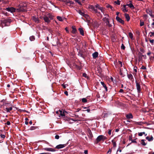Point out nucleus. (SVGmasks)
Returning a JSON list of instances; mask_svg holds the SVG:
<instances>
[{
  "mask_svg": "<svg viewBox=\"0 0 154 154\" xmlns=\"http://www.w3.org/2000/svg\"><path fill=\"white\" fill-rule=\"evenodd\" d=\"M125 16L126 19L127 21H129L130 19V17L129 15L125 13Z\"/></svg>",
  "mask_w": 154,
  "mask_h": 154,
  "instance_id": "bb28decb",
  "label": "nucleus"
},
{
  "mask_svg": "<svg viewBox=\"0 0 154 154\" xmlns=\"http://www.w3.org/2000/svg\"><path fill=\"white\" fill-rule=\"evenodd\" d=\"M42 15L44 16L43 19L45 22L48 23H50L51 21L48 18V17L44 13H43V11L42 12Z\"/></svg>",
  "mask_w": 154,
  "mask_h": 154,
  "instance_id": "423d86ee",
  "label": "nucleus"
},
{
  "mask_svg": "<svg viewBox=\"0 0 154 154\" xmlns=\"http://www.w3.org/2000/svg\"><path fill=\"white\" fill-rule=\"evenodd\" d=\"M72 32L73 34L77 32V30L76 29L75 26H72Z\"/></svg>",
  "mask_w": 154,
  "mask_h": 154,
  "instance_id": "b1692460",
  "label": "nucleus"
},
{
  "mask_svg": "<svg viewBox=\"0 0 154 154\" xmlns=\"http://www.w3.org/2000/svg\"><path fill=\"white\" fill-rule=\"evenodd\" d=\"M4 107L3 109L4 108V107H9L10 106H12L11 105L8 103H5L3 104Z\"/></svg>",
  "mask_w": 154,
  "mask_h": 154,
  "instance_id": "4be33fe9",
  "label": "nucleus"
},
{
  "mask_svg": "<svg viewBox=\"0 0 154 154\" xmlns=\"http://www.w3.org/2000/svg\"><path fill=\"white\" fill-rule=\"evenodd\" d=\"M116 19L118 22L122 24H124V21L119 17L117 16L116 17Z\"/></svg>",
  "mask_w": 154,
  "mask_h": 154,
  "instance_id": "1a4fd4ad",
  "label": "nucleus"
},
{
  "mask_svg": "<svg viewBox=\"0 0 154 154\" xmlns=\"http://www.w3.org/2000/svg\"><path fill=\"white\" fill-rule=\"evenodd\" d=\"M78 55L84 59L86 57L87 55L84 49L79 50Z\"/></svg>",
  "mask_w": 154,
  "mask_h": 154,
  "instance_id": "f03ea898",
  "label": "nucleus"
},
{
  "mask_svg": "<svg viewBox=\"0 0 154 154\" xmlns=\"http://www.w3.org/2000/svg\"><path fill=\"white\" fill-rule=\"evenodd\" d=\"M67 144H59L58 145H57L56 146L55 148L57 149L62 148L66 146Z\"/></svg>",
  "mask_w": 154,
  "mask_h": 154,
  "instance_id": "9d476101",
  "label": "nucleus"
},
{
  "mask_svg": "<svg viewBox=\"0 0 154 154\" xmlns=\"http://www.w3.org/2000/svg\"><path fill=\"white\" fill-rule=\"evenodd\" d=\"M59 112H60V117H64L65 116V113H67L64 110L63 111H62L61 110H59Z\"/></svg>",
  "mask_w": 154,
  "mask_h": 154,
  "instance_id": "ddd939ff",
  "label": "nucleus"
},
{
  "mask_svg": "<svg viewBox=\"0 0 154 154\" xmlns=\"http://www.w3.org/2000/svg\"><path fill=\"white\" fill-rule=\"evenodd\" d=\"M112 148L111 149H109V150H108V152H107V154H108V153H109V154H110L112 152Z\"/></svg>",
  "mask_w": 154,
  "mask_h": 154,
  "instance_id": "8fccbe9b",
  "label": "nucleus"
},
{
  "mask_svg": "<svg viewBox=\"0 0 154 154\" xmlns=\"http://www.w3.org/2000/svg\"><path fill=\"white\" fill-rule=\"evenodd\" d=\"M7 8L6 10H16V9L15 8H14L13 7H11V8ZM16 10H19V9L17 8L16 9Z\"/></svg>",
  "mask_w": 154,
  "mask_h": 154,
  "instance_id": "c03bdc74",
  "label": "nucleus"
},
{
  "mask_svg": "<svg viewBox=\"0 0 154 154\" xmlns=\"http://www.w3.org/2000/svg\"><path fill=\"white\" fill-rule=\"evenodd\" d=\"M145 140L142 139L141 141V143L143 146H145L146 145V143L145 142Z\"/></svg>",
  "mask_w": 154,
  "mask_h": 154,
  "instance_id": "2f4dec72",
  "label": "nucleus"
},
{
  "mask_svg": "<svg viewBox=\"0 0 154 154\" xmlns=\"http://www.w3.org/2000/svg\"><path fill=\"white\" fill-rule=\"evenodd\" d=\"M94 12L97 14V15L98 16H99V15H101L100 12H98V10H94Z\"/></svg>",
  "mask_w": 154,
  "mask_h": 154,
  "instance_id": "a19ab883",
  "label": "nucleus"
},
{
  "mask_svg": "<svg viewBox=\"0 0 154 154\" xmlns=\"http://www.w3.org/2000/svg\"><path fill=\"white\" fill-rule=\"evenodd\" d=\"M88 135L89 137L90 138H91L93 137V135L92 132L90 130L88 131Z\"/></svg>",
  "mask_w": 154,
  "mask_h": 154,
  "instance_id": "393cba45",
  "label": "nucleus"
},
{
  "mask_svg": "<svg viewBox=\"0 0 154 154\" xmlns=\"http://www.w3.org/2000/svg\"><path fill=\"white\" fill-rule=\"evenodd\" d=\"M89 9L92 10H97V9L99 10H102L100 8L99 5L98 4H97L95 5V6L90 5L89 7Z\"/></svg>",
  "mask_w": 154,
  "mask_h": 154,
  "instance_id": "39448f33",
  "label": "nucleus"
},
{
  "mask_svg": "<svg viewBox=\"0 0 154 154\" xmlns=\"http://www.w3.org/2000/svg\"><path fill=\"white\" fill-rule=\"evenodd\" d=\"M65 29L66 30V32L68 33H69V31L68 29V28L66 27L65 28Z\"/></svg>",
  "mask_w": 154,
  "mask_h": 154,
  "instance_id": "4d7b16f0",
  "label": "nucleus"
},
{
  "mask_svg": "<svg viewBox=\"0 0 154 154\" xmlns=\"http://www.w3.org/2000/svg\"><path fill=\"white\" fill-rule=\"evenodd\" d=\"M82 76L86 78L87 79H89V77L87 76V74L85 73H83Z\"/></svg>",
  "mask_w": 154,
  "mask_h": 154,
  "instance_id": "c9c22d12",
  "label": "nucleus"
},
{
  "mask_svg": "<svg viewBox=\"0 0 154 154\" xmlns=\"http://www.w3.org/2000/svg\"><path fill=\"white\" fill-rule=\"evenodd\" d=\"M101 84L102 85L103 87L105 89V90L106 91H108L107 87L106 85L105 84L104 82H101Z\"/></svg>",
  "mask_w": 154,
  "mask_h": 154,
  "instance_id": "412c9836",
  "label": "nucleus"
},
{
  "mask_svg": "<svg viewBox=\"0 0 154 154\" xmlns=\"http://www.w3.org/2000/svg\"><path fill=\"white\" fill-rule=\"evenodd\" d=\"M127 76L128 78L132 81H134V79L132 75L131 74H127Z\"/></svg>",
  "mask_w": 154,
  "mask_h": 154,
  "instance_id": "4468645a",
  "label": "nucleus"
},
{
  "mask_svg": "<svg viewBox=\"0 0 154 154\" xmlns=\"http://www.w3.org/2000/svg\"><path fill=\"white\" fill-rule=\"evenodd\" d=\"M10 21L9 20H4L2 21V27L3 26H9L10 25Z\"/></svg>",
  "mask_w": 154,
  "mask_h": 154,
  "instance_id": "7ed1b4c3",
  "label": "nucleus"
},
{
  "mask_svg": "<svg viewBox=\"0 0 154 154\" xmlns=\"http://www.w3.org/2000/svg\"><path fill=\"white\" fill-rule=\"evenodd\" d=\"M37 128V127H35L32 126L30 127V128L29 129V130H33L36 129Z\"/></svg>",
  "mask_w": 154,
  "mask_h": 154,
  "instance_id": "473e14b6",
  "label": "nucleus"
},
{
  "mask_svg": "<svg viewBox=\"0 0 154 154\" xmlns=\"http://www.w3.org/2000/svg\"><path fill=\"white\" fill-rule=\"evenodd\" d=\"M119 63V64H120V67H122V62H121V61H118Z\"/></svg>",
  "mask_w": 154,
  "mask_h": 154,
  "instance_id": "13d9d810",
  "label": "nucleus"
},
{
  "mask_svg": "<svg viewBox=\"0 0 154 154\" xmlns=\"http://www.w3.org/2000/svg\"><path fill=\"white\" fill-rule=\"evenodd\" d=\"M125 47L124 46V45L123 44H122V45L121 46V48L122 49L124 50L125 49Z\"/></svg>",
  "mask_w": 154,
  "mask_h": 154,
  "instance_id": "de8ad7c7",
  "label": "nucleus"
},
{
  "mask_svg": "<svg viewBox=\"0 0 154 154\" xmlns=\"http://www.w3.org/2000/svg\"><path fill=\"white\" fill-rule=\"evenodd\" d=\"M3 14L5 15H6V16H8L9 15V14L7 12H3Z\"/></svg>",
  "mask_w": 154,
  "mask_h": 154,
  "instance_id": "69168bd1",
  "label": "nucleus"
},
{
  "mask_svg": "<svg viewBox=\"0 0 154 154\" xmlns=\"http://www.w3.org/2000/svg\"><path fill=\"white\" fill-rule=\"evenodd\" d=\"M127 6L129 7L131 9H133L134 8V5L131 3H130L128 4H127V5L124 6L125 10L126 8H127L126 7Z\"/></svg>",
  "mask_w": 154,
  "mask_h": 154,
  "instance_id": "f8f14e48",
  "label": "nucleus"
},
{
  "mask_svg": "<svg viewBox=\"0 0 154 154\" xmlns=\"http://www.w3.org/2000/svg\"><path fill=\"white\" fill-rule=\"evenodd\" d=\"M106 24L107 25L111 27L112 26V25L111 24H110L109 23V21L108 18H106Z\"/></svg>",
  "mask_w": 154,
  "mask_h": 154,
  "instance_id": "c756f323",
  "label": "nucleus"
},
{
  "mask_svg": "<svg viewBox=\"0 0 154 154\" xmlns=\"http://www.w3.org/2000/svg\"><path fill=\"white\" fill-rule=\"evenodd\" d=\"M111 131H112V130H109L108 131V134L110 135L111 134Z\"/></svg>",
  "mask_w": 154,
  "mask_h": 154,
  "instance_id": "0e129e2a",
  "label": "nucleus"
},
{
  "mask_svg": "<svg viewBox=\"0 0 154 154\" xmlns=\"http://www.w3.org/2000/svg\"><path fill=\"white\" fill-rule=\"evenodd\" d=\"M76 11L78 13L86 19L88 18L89 16L87 14H85L84 11H83V10H76Z\"/></svg>",
  "mask_w": 154,
  "mask_h": 154,
  "instance_id": "20e7f679",
  "label": "nucleus"
},
{
  "mask_svg": "<svg viewBox=\"0 0 154 154\" xmlns=\"http://www.w3.org/2000/svg\"><path fill=\"white\" fill-rule=\"evenodd\" d=\"M112 142L113 145V147L114 148L116 147V142L113 140H112Z\"/></svg>",
  "mask_w": 154,
  "mask_h": 154,
  "instance_id": "72a5a7b5",
  "label": "nucleus"
},
{
  "mask_svg": "<svg viewBox=\"0 0 154 154\" xmlns=\"http://www.w3.org/2000/svg\"><path fill=\"white\" fill-rule=\"evenodd\" d=\"M0 137L1 138H0V143L1 141H2L3 139L5 138V136L4 134H0Z\"/></svg>",
  "mask_w": 154,
  "mask_h": 154,
  "instance_id": "a878e982",
  "label": "nucleus"
},
{
  "mask_svg": "<svg viewBox=\"0 0 154 154\" xmlns=\"http://www.w3.org/2000/svg\"><path fill=\"white\" fill-rule=\"evenodd\" d=\"M135 82L138 93H140L141 91V87L139 83L137 80H136Z\"/></svg>",
  "mask_w": 154,
  "mask_h": 154,
  "instance_id": "0eeeda50",
  "label": "nucleus"
},
{
  "mask_svg": "<svg viewBox=\"0 0 154 154\" xmlns=\"http://www.w3.org/2000/svg\"><path fill=\"white\" fill-rule=\"evenodd\" d=\"M146 123V122L144 123V122H137L136 123V124L138 125H142Z\"/></svg>",
  "mask_w": 154,
  "mask_h": 154,
  "instance_id": "e433bc0d",
  "label": "nucleus"
},
{
  "mask_svg": "<svg viewBox=\"0 0 154 154\" xmlns=\"http://www.w3.org/2000/svg\"><path fill=\"white\" fill-rule=\"evenodd\" d=\"M114 3L116 4L119 5L120 4V1L119 0H117L116 1H115Z\"/></svg>",
  "mask_w": 154,
  "mask_h": 154,
  "instance_id": "79ce46f5",
  "label": "nucleus"
},
{
  "mask_svg": "<svg viewBox=\"0 0 154 154\" xmlns=\"http://www.w3.org/2000/svg\"><path fill=\"white\" fill-rule=\"evenodd\" d=\"M129 37L131 39H133V34L132 32H130L129 33Z\"/></svg>",
  "mask_w": 154,
  "mask_h": 154,
  "instance_id": "f704fd0d",
  "label": "nucleus"
},
{
  "mask_svg": "<svg viewBox=\"0 0 154 154\" xmlns=\"http://www.w3.org/2000/svg\"><path fill=\"white\" fill-rule=\"evenodd\" d=\"M78 30L79 31L81 35L82 36L84 35V31L82 29V28H79L78 29Z\"/></svg>",
  "mask_w": 154,
  "mask_h": 154,
  "instance_id": "5701e85b",
  "label": "nucleus"
},
{
  "mask_svg": "<svg viewBox=\"0 0 154 154\" xmlns=\"http://www.w3.org/2000/svg\"><path fill=\"white\" fill-rule=\"evenodd\" d=\"M149 33L151 34L150 35L151 37H152L153 36H154V32H150Z\"/></svg>",
  "mask_w": 154,
  "mask_h": 154,
  "instance_id": "6e6d98bb",
  "label": "nucleus"
},
{
  "mask_svg": "<svg viewBox=\"0 0 154 154\" xmlns=\"http://www.w3.org/2000/svg\"><path fill=\"white\" fill-rule=\"evenodd\" d=\"M146 139L148 140L149 141H152L153 140V137L152 136H151L150 138H149V137L147 136L146 137Z\"/></svg>",
  "mask_w": 154,
  "mask_h": 154,
  "instance_id": "c85d7f7f",
  "label": "nucleus"
},
{
  "mask_svg": "<svg viewBox=\"0 0 154 154\" xmlns=\"http://www.w3.org/2000/svg\"><path fill=\"white\" fill-rule=\"evenodd\" d=\"M137 68L136 66L134 67V70L136 72H137Z\"/></svg>",
  "mask_w": 154,
  "mask_h": 154,
  "instance_id": "052dcab7",
  "label": "nucleus"
},
{
  "mask_svg": "<svg viewBox=\"0 0 154 154\" xmlns=\"http://www.w3.org/2000/svg\"><path fill=\"white\" fill-rule=\"evenodd\" d=\"M57 18L59 21H63V20L62 19V18L60 16H57Z\"/></svg>",
  "mask_w": 154,
  "mask_h": 154,
  "instance_id": "58836bf2",
  "label": "nucleus"
},
{
  "mask_svg": "<svg viewBox=\"0 0 154 154\" xmlns=\"http://www.w3.org/2000/svg\"><path fill=\"white\" fill-rule=\"evenodd\" d=\"M107 139V137L103 135H100L99 136L96 138V140L94 141L95 144H97L99 142L102 141L103 142L104 141Z\"/></svg>",
  "mask_w": 154,
  "mask_h": 154,
  "instance_id": "f257e3e1",
  "label": "nucleus"
},
{
  "mask_svg": "<svg viewBox=\"0 0 154 154\" xmlns=\"http://www.w3.org/2000/svg\"><path fill=\"white\" fill-rule=\"evenodd\" d=\"M93 57L94 59H95L97 57L98 55V53L97 52H95L93 53L92 54Z\"/></svg>",
  "mask_w": 154,
  "mask_h": 154,
  "instance_id": "f3484780",
  "label": "nucleus"
},
{
  "mask_svg": "<svg viewBox=\"0 0 154 154\" xmlns=\"http://www.w3.org/2000/svg\"><path fill=\"white\" fill-rule=\"evenodd\" d=\"M57 45H61V43H60V42L59 39L58 38H57Z\"/></svg>",
  "mask_w": 154,
  "mask_h": 154,
  "instance_id": "603ef678",
  "label": "nucleus"
},
{
  "mask_svg": "<svg viewBox=\"0 0 154 154\" xmlns=\"http://www.w3.org/2000/svg\"><path fill=\"white\" fill-rule=\"evenodd\" d=\"M8 12H10L11 13H13L17 11L18 12H25L26 10H7Z\"/></svg>",
  "mask_w": 154,
  "mask_h": 154,
  "instance_id": "dca6fc26",
  "label": "nucleus"
},
{
  "mask_svg": "<svg viewBox=\"0 0 154 154\" xmlns=\"http://www.w3.org/2000/svg\"><path fill=\"white\" fill-rule=\"evenodd\" d=\"M43 12L48 17V18L50 19V20H52L54 19V16L51 14L48 13V12L45 13L44 11H43Z\"/></svg>",
  "mask_w": 154,
  "mask_h": 154,
  "instance_id": "6e6552de",
  "label": "nucleus"
},
{
  "mask_svg": "<svg viewBox=\"0 0 154 154\" xmlns=\"http://www.w3.org/2000/svg\"><path fill=\"white\" fill-rule=\"evenodd\" d=\"M42 149H44L45 150H46L48 151L54 152L55 151V150L54 149L52 148H43Z\"/></svg>",
  "mask_w": 154,
  "mask_h": 154,
  "instance_id": "2eb2a0df",
  "label": "nucleus"
},
{
  "mask_svg": "<svg viewBox=\"0 0 154 154\" xmlns=\"http://www.w3.org/2000/svg\"><path fill=\"white\" fill-rule=\"evenodd\" d=\"M147 13L149 14L151 17L152 18L154 17V15L152 14V10H146Z\"/></svg>",
  "mask_w": 154,
  "mask_h": 154,
  "instance_id": "a211bd4d",
  "label": "nucleus"
},
{
  "mask_svg": "<svg viewBox=\"0 0 154 154\" xmlns=\"http://www.w3.org/2000/svg\"><path fill=\"white\" fill-rule=\"evenodd\" d=\"M64 94L67 96L68 95V92L66 91L64 92Z\"/></svg>",
  "mask_w": 154,
  "mask_h": 154,
  "instance_id": "338daca9",
  "label": "nucleus"
},
{
  "mask_svg": "<svg viewBox=\"0 0 154 154\" xmlns=\"http://www.w3.org/2000/svg\"><path fill=\"white\" fill-rule=\"evenodd\" d=\"M82 102L83 103H85L87 102V100L86 98H83L82 100Z\"/></svg>",
  "mask_w": 154,
  "mask_h": 154,
  "instance_id": "ea45409f",
  "label": "nucleus"
},
{
  "mask_svg": "<svg viewBox=\"0 0 154 154\" xmlns=\"http://www.w3.org/2000/svg\"><path fill=\"white\" fill-rule=\"evenodd\" d=\"M139 55H141L142 57H143L144 58H146V55H142V54L140 52H139Z\"/></svg>",
  "mask_w": 154,
  "mask_h": 154,
  "instance_id": "09e8293b",
  "label": "nucleus"
},
{
  "mask_svg": "<svg viewBox=\"0 0 154 154\" xmlns=\"http://www.w3.org/2000/svg\"><path fill=\"white\" fill-rule=\"evenodd\" d=\"M20 8H21L22 7H23L22 10H24L26 8H25L26 6V4H25V5H23V4L22 3H21L20 5Z\"/></svg>",
  "mask_w": 154,
  "mask_h": 154,
  "instance_id": "7c9ffc66",
  "label": "nucleus"
},
{
  "mask_svg": "<svg viewBox=\"0 0 154 154\" xmlns=\"http://www.w3.org/2000/svg\"><path fill=\"white\" fill-rule=\"evenodd\" d=\"M141 69H146V68L144 66H142L141 68Z\"/></svg>",
  "mask_w": 154,
  "mask_h": 154,
  "instance_id": "774afa93",
  "label": "nucleus"
},
{
  "mask_svg": "<svg viewBox=\"0 0 154 154\" xmlns=\"http://www.w3.org/2000/svg\"><path fill=\"white\" fill-rule=\"evenodd\" d=\"M75 2L77 3L78 4H79L80 5H81V2L79 1V0H74Z\"/></svg>",
  "mask_w": 154,
  "mask_h": 154,
  "instance_id": "3c124183",
  "label": "nucleus"
},
{
  "mask_svg": "<svg viewBox=\"0 0 154 154\" xmlns=\"http://www.w3.org/2000/svg\"><path fill=\"white\" fill-rule=\"evenodd\" d=\"M32 20H33L35 22L38 23L39 22V20L38 18L35 16H32Z\"/></svg>",
  "mask_w": 154,
  "mask_h": 154,
  "instance_id": "aec40b11",
  "label": "nucleus"
},
{
  "mask_svg": "<svg viewBox=\"0 0 154 154\" xmlns=\"http://www.w3.org/2000/svg\"><path fill=\"white\" fill-rule=\"evenodd\" d=\"M108 113H104L103 114V117L104 118L107 117L108 116Z\"/></svg>",
  "mask_w": 154,
  "mask_h": 154,
  "instance_id": "864d4df0",
  "label": "nucleus"
},
{
  "mask_svg": "<svg viewBox=\"0 0 154 154\" xmlns=\"http://www.w3.org/2000/svg\"><path fill=\"white\" fill-rule=\"evenodd\" d=\"M12 106H10L9 107H4V110L8 112H10V111L12 110Z\"/></svg>",
  "mask_w": 154,
  "mask_h": 154,
  "instance_id": "9b49d317",
  "label": "nucleus"
},
{
  "mask_svg": "<svg viewBox=\"0 0 154 154\" xmlns=\"http://www.w3.org/2000/svg\"><path fill=\"white\" fill-rule=\"evenodd\" d=\"M5 124H7V125H10V124H11V123H10V121H8L7 122H6V123H5Z\"/></svg>",
  "mask_w": 154,
  "mask_h": 154,
  "instance_id": "e2e57ef3",
  "label": "nucleus"
},
{
  "mask_svg": "<svg viewBox=\"0 0 154 154\" xmlns=\"http://www.w3.org/2000/svg\"><path fill=\"white\" fill-rule=\"evenodd\" d=\"M95 27L97 28L99 26V24L97 21H95L93 23Z\"/></svg>",
  "mask_w": 154,
  "mask_h": 154,
  "instance_id": "cd10ccee",
  "label": "nucleus"
},
{
  "mask_svg": "<svg viewBox=\"0 0 154 154\" xmlns=\"http://www.w3.org/2000/svg\"><path fill=\"white\" fill-rule=\"evenodd\" d=\"M29 39L31 41H33L35 39V37L33 36H32L30 37Z\"/></svg>",
  "mask_w": 154,
  "mask_h": 154,
  "instance_id": "37998d69",
  "label": "nucleus"
},
{
  "mask_svg": "<svg viewBox=\"0 0 154 154\" xmlns=\"http://www.w3.org/2000/svg\"><path fill=\"white\" fill-rule=\"evenodd\" d=\"M139 59H138V61H140L141 60H142V57L141 56V55H139Z\"/></svg>",
  "mask_w": 154,
  "mask_h": 154,
  "instance_id": "5fc2aeb1",
  "label": "nucleus"
},
{
  "mask_svg": "<svg viewBox=\"0 0 154 154\" xmlns=\"http://www.w3.org/2000/svg\"><path fill=\"white\" fill-rule=\"evenodd\" d=\"M126 117L128 119H132L133 118V116L132 114L129 113L126 115Z\"/></svg>",
  "mask_w": 154,
  "mask_h": 154,
  "instance_id": "6ab92c4d",
  "label": "nucleus"
},
{
  "mask_svg": "<svg viewBox=\"0 0 154 154\" xmlns=\"http://www.w3.org/2000/svg\"><path fill=\"white\" fill-rule=\"evenodd\" d=\"M145 134V132H140L138 133V135L139 136H141L143 135V134Z\"/></svg>",
  "mask_w": 154,
  "mask_h": 154,
  "instance_id": "49530a36",
  "label": "nucleus"
},
{
  "mask_svg": "<svg viewBox=\"0 0 154 154\" xmlns=\"http://www.w3.org/2000/svg\"><path fill=\"white\" fill-rule=\"evenodd\" d=\"M96 97H97V98H100V95L99 94L98 92L97 94L96 95Z\"/></svg>",
  "mask_w": 154,
  "mask_h": 154,
  "instance_id": "bf43d9fd",
  "label": "nucleus"
},
{
  "mask_svg": "<svg viewBox=\"0 0 154 154\" xmlns=\"http://www.w3.org/2000/svg\"><path fill=\"white\" fill-rule=\"evenodd\" d=\"M140 26H142L144 25V23L143 21L142 20H140Z\"/></svg>",
  "mask_w": 154,
  "mask_h": 154,
  "instance_id": "4c0bfd02",
  "label": "nucleus"
},
{
  "mask_svg": "<svg viewBox=\"0 0 154 154\" xmlns=\"http://www.w3.org/2000/svg\"><path fill=\"white\" fill-rule=\"evenodd\" d=\"M149 41L151 44L153 45L154 42V39L151 40L150 38H149Z\"/></svg>",
  "mask_w": 154,
  "mask_h": 154,
  "instance_id": "a18cd8bd",
  "label": "nucleus"
},
{
  "mask_svg": "<svg viewBox=\"0 0 154 154\" xmlns=\"http://www.w3.org/2000/svg\"><path fill=\"white\" fill-rule=\"evenodd\" d=\"M60 137L58 135H56L55 136V139H58Z\"/></svg>",
  "mask_w": 154,
  "mask_h": 154,
  "instance_id": "680f3d73",
  "label": "nucleus"
}]
</instances>
